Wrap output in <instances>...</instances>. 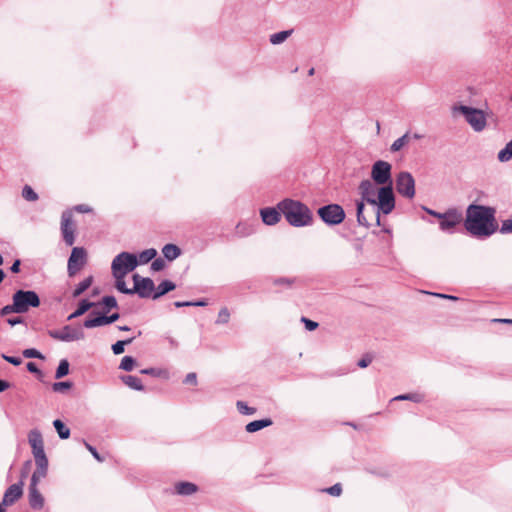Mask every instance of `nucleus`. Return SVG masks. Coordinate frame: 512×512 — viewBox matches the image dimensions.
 Returning a JSON list of instances; mask_svg holds the SVG:
<instances>
[{
    "instance_id": "obj_58",
    "label": "nucleus",
    "mask_w": 512,
    "mask_h": 512,
    "mask_svg": "<svg viewBox=\"0 0 512 512\" xmlns=\"http://www.w3.org/2000/svg\"><path fill=\"white\" fill-rule=\"evenodd\" d=\"M23 322H24V319L22 317H20V316L7 319V323L10 326H15V325H18V324H22Z\"/></svg>"
},
{
    "instance_id": "obj_44",
    "label": "nucleus",
    "mask_w": 512,
    "mask_h": 512,
    "mask_svg": "<svg viewBox=\"0 0 512 512\" xmlns=\"http://www.w3.org/2000/svg\"><path fill=\"white\" fill-rule=\"evenodd\" d=\"M116 279V288L119 292L123 294L132 295V288H127L125 281L123 278H115Z\"/></svg>"
},
{
    "instance_id": "obj_40",
    "label": "nucleus",
    "mask_w": 512,
    "mask_h": 512,
    "mask_svg": "<svg viewBox=\"0 0 512 512\" xmlns=\"http://www.w3.org/2000/svg\"><path fill=\"white\" fill-rule=\"evenodd\" d=\"M140 373L144 374V375L153 376V377H162L163 375L167 374L165 370L153 368V367L144 368V369L140 370Z\"/></svg>"
},
{
    "instance_id": "obj_10",
    "label": "nucleus",
    "mask_w": 512,
    "mask_h": 512,
    "mask_svg": "<svg viewBox=\"0 0 512 512\" xmlns=\"http://www.w3.org/2000/svg\"><path fill=\"white\" fill-rule=\"evenodd\" d=\"M396 191L407 199H413L415 196V180L411 173L407 171L400 172L395 181Z\"/></svg>"
},
{
    "instance_id": "obj_23",
    "label": "nucleus",
    "mask_w": 512,
    "mask_h": 512,
    "mask_svg": "<svg viewBox=\"0 0 512 512\" xmlns=\"http://www.w3.org/2000/svg\"><path fill=\"white\" fill-rule=\"evenodd\" d=\"M94 306H96L95 302H91L88 299L80 300L76 310L67 317V320L70 321L74 318L82 316L83 314H85L88 310H90Z\"/></svg>"
},
{
    "instance_id": "obj_22",
    "label": "nucleus",
    "mask_w": 512,
    "mask_h": 512,
    "mask_svg": "<svg viewBox=\"0 0 512 512\" xmlns=\"http://www.w3.org/2000/svg\"><path fill=\"white\" fill-rule=\"evenodd\" d=\"M176 288V284L170 280H163L157 288L154 290V293L152 295V299L156 300L165 294L173 291Z\"/></svg>"
},
{
    "instance_id": "obj_30",
    "label": "nucleus",
    "mask_w": 512,
    "mask_h": 512,
    "mask_svg": "<svg viewBox=\"0 0 512 512\" xmlns=\"http://www.w3.org/2000/svg\"><path fill=\"white\" fill-rule=\"evenodd\" d=\"M157 256V251L154 248L146 249L137 256L139 265L147 264Z\"/></svg>"
},
{
    "instance_id": "obj_41",
    "label": "nucleus",
    "mask_w": 512,
    "mask_h": 512,
    "mask_svg": "<svg viewBox=\"0 0 512 512\" xmlns=\"http://www.w3.org/2000/svg\"><path fill=\"white\" fill-rule=\"evenodd\" d=\"M229 319H230V312H229L228 308L223 307L222 309H220V311L218 313V317L216 319V324H227L229 322Z\"/></svg>"
},
{
    "instance_id": "obj_36",
    "label": "nucleus",
    "mask_w": 512,
    "mask_h": 512,
    "mask_svg": "<svg viewBox=\"0 0 512 512\" xmlns=\"http://www.w3.org/2000/svg\"><path fill=\"white\" fill-rule=\"evenodd\" d=\"M135 364H136L135 358L127 355L121 359L119 369L129 372V371L133 370Z\"/></svg>"
},
{
    "instance_id": "obj_52",
    "label": "nucleus",
    "mask_w": 512,
    "mask_h": 512,
    "mask_svg": "<svg viewBox=\"0 0 512 512\" xmlns=\"http://www.w3.org/2000/svg\"><path fill=\"white\" fill-rule=\"evenodd\" d=\"M372 362V357L368 354L364 355L357 363L360 368H366Z\"/></svg>"
},
{
    "instance_id": "obj_7",
    "label": "nucleus",
    "mask_w": 512,
    "mask_h": 512,
    "mask_svg": "<svg viewBox=\"0 0 512 512\" xmlns=\"http://www.w3.org/2000/svg\"><path fill=\"white\" fill-rule=\"evenodd\" d=\"M319 218L328 226L341 224L346 217L343 207L339 204L331 203L321 206L317 209Z\"/></svg>"
},
{
    "instance_id": "obj_4",
    "label": "nucleus",
    "mask_w": 512,
    "mask_h": 512,
    "mask_svg": "<svg viewBox=\"0 0 512 512\" xmlns=\"http://www.w3.org/2000/svg\"><path fill=\"white\" fill-rule=\"evenodd\" d=\"M373 206L376 207L374 211L376 224L380 226V214H390L395 208L393 185H386L378 188L376 203L373 204Z\"/></svg>"
},
{
    "instance_id": "obj_47",
    "label": "nucleus",
    "mask_w": 512,
    "mask_h": 512,
    "mask_svg": "<svg viewBox=\"0 0 512 512\" xmlns=\"http://www.w3.org/2000/svg\"><path fill=\"white\" fill-rule=\"evenodd\" d=\"M84 445L85 447L87 448V450L92 454V456L98 461V462H103L104 461V458L98 453L97 449L90 445L89 443H87L86 441H84Z\"/></svg>"
},
{
    "instance_id": "obj_28",
    "label": "nucleus",
    "mask_w": 512,
    "mask_h": 512,
    "mask_svg": "<svg viewBox=\"0 0 512 512\" xmlns=\"http://www.w3.org/2000/svg\"><path fill=\"white\" fill-rule=\"evenodd\" d=\"M93 283V276H89L81 281L73 290L72 297L77 298L82 295Z\"/></svg>"
},
{
    "instance_id": "obj_50",
    "label": "nucleus",
    "mask_w": 512,
    "mask_h": 512,
    "mask_svg": "<svg viewBox=\"0 0 512 512\" xmlns=\"http://www.w3.org/2000/svg\"><path fill=\"white\" fill-rule=\"evenodd\" d=\"M301 321L304 323L305 328L308 331H314L318 327V323L317 322H315L313 320H310V319H308L306 317H302Z\"/></svg>"
},
{
    "instance_id": "obj_53",
    "label": "nucleus",
    "mask_w": 512,
    "mask_h": 512,
    "mask_svg": "<svg viewBox=\"0 0 512 512\" xmlns=\"http://www.w3.org/2000/svg\"><path fill=\"white\" fill-rule=\"evenodd\" d=\"M27 370L30 372V373H33V374H36L38 376H42V371L38 368V366L36 365V363L34 362H28L27 365Z\"/></svg>"
},
{
    "instance_id": "obj_25",
    "label": "nucleus",
    "mask_w": 512,
    "mask_h": 512,
    "mask_svg": "<svg viewBox=\"0 0 512 512\" xmlns=\"http://www.w3.org/2000/svg\"><path fill=\"white\" fill-rule=\"evenodd\" d=\"M198 490V487L196 484L192 482H178L175 484V491L179 495L188 496L192 495Z\"/></svg>"
},
{
    "instance_id": "obj_34",
    "label": "nucleus",
    "mask_w": 512,
    "mask_h": 512,
    "mask_svg": "<svg viewBox=\"0 0 512 512\" xmlns=\"http://www.w3.org/2000/svg\"><path fill=\"white\" fill-rule=\"evenodd\" d=\"M69 366L70 364L67 359L60 360L59 365L56 369L55 378L61 379L65 377L69 373Z\"/></svg>"
},
{
    "instance_id": "obj_12",
    "label": "nucleus",
    "mask_w": 512,
    "mask_h": 512,
    "mask_svg": "<svg viewBox=\"0 0 512 512\" xmlns=\"http://www.w3.org/2000/svg\"><path fill=\"white\" fill-rule=\"evenodd\" d=\"M47 333L52 339L62 342L78 341L85 338V334L81 328H76L71 325H65L60 330H48Z\"/></svg>"
},
{
    "instance_id": "obj_6",
    "label": "nucleus",
    "mask_w": 512,
    "mask_h": 512,
    "mask_svg": "<svg viewBox=\"0 0 512 512\" xmlns=\"http://www.w3.org/2000/svg\"><path fill=\"white\" fill-rule=\"evenodd\" d=\"M12 300L17 307V314L26 313L30 308H37L41 304L39 295L33 290L19 289L13 294Z\"/></svg>"
},
{
    "instance_id": "obj_37",
    "label": "nucleus",
    "mask_w": 512,
    "mask_h": 512,
    "mask_svg": "<svg viewBox=\"0 0 512 512\" xmlns=\"http://www.w3.org/2000/svg\"><path fill=\"white\" fill-rule=\"evenodd\" d=\"M236 407L238 412L242 415H253L257 411L255 407L248 406L244 401H237Z\"/></svg>"
},
{
    "instance_id": "obj_26",
    "label": "nucleus",
    "mask_w": 512,
    "mask_h": 512,
    "mask_svg": "<svg viewBox=\"0 0 512 512\" xmlns=\"http://www.w3.org/2000/svg\"><path fill=\"white\" fill-rule=\"evenodd\" d=\"M121 381L127 385L129 388L136 391H143L144 386L140 378L133 375H122L120 377Z\"/></svg>"
},
{
    "instance_id": "obj_56",
    "label": "nucleus",
    "mask_w": 512,
    "mask_h": 512,
    "mask_svg": "<svg viewBox=\"0 0 512 512\" xmlns=\"http://www.w3.org/2000/svg\"><path fill=\"white\" fill-rule=\"evenodd\" d=\"M423 209H424V211H425L427 214H429V215H431V216H433V217L437 218L439 221H440V220L442 219V217L444 216V212H443V213H441V212H437V211L432 210V209H430V208H428V207H423Z\"/></svg>"
},
{
    "instance_id": "obj_62",
    "label": "nucleus",
    "mask_w": 512,
    "mask_h": 512,
    "mask_svg": "<svg viewBox=\"0 0 512 512\" xmlns=\"http://www.w3.org/2000/svg\"><path fill=\"white\" fill-rule=\"evenodd\" d=\"M274 283L276 285H282V284H287V285H291L293 283V280L292 279H289V278H278L274 281Z\"/></svg>"
},
{
    "instance_id": "obj_60",
    "label": "nucleus",
    "mask_w": 512,
    "mask_h": 512,
    "mask_svg": "<svg viewBox=\"0 0 512 512\" xmlns=\"http://www.w3.org/2000/svg\"><path fill=\"white\" fill-rule=\"evenodd\" d=\"M433 295H435L439 298L447 299V300H453V301L459 300V298L454 295H448V294H442V293H434Z\"/></svg>"
},
{
    "instance_id": "obj_21",
    "label": "nucleus",
    "mask_w": 512,
    "mask_h": 512,
    "mask_svg": "<svg viewBox=\"0 0 512 512\" xmlns=\"http://www.w3.org/2000/svg\"><path fill=\"white\" fill-rule=\"evenodd\" d=\"M281 211L274 207H265L260 209V216L264 224L272 226L277 224L281 219Z\"/></svg>"
},
{
    "instance_id": "obj_39",
    "label": "nucleus",
    "mask_w": 512,
    "mask_h": 512,
    "mask_svg": "<svg viewBox=\"0 0 512 512\" xmlns=\"http://www.w3.org/2000/svg\"><path fill=\"white\" fill-rule=\"evenodd\" d=\"M408 141V133L404 134L403 136H401L400 138L396 139L391 147H390V150L391 152H397L399 151Z\"/></svg>"
},
{
    "instance_id": "obj_51",
    "label": "nucleus",
    "mask_w": 512,
    "mask_h": 512,
    "mask_svg": "<svg viewBox=\"0 0 512 512\" xmlns=\"http://www.w3.org/2000/svg\"><path fill=\"white\" fill-rule=\"evenodd\" d=\"M1 357L7 361L8 363L14 365V366H19L21 363H22V359L20 357H15V356H8L6 354H2Z\"/></svg>"
},
{
    "instance_id": "obj_5",
    "label": "nucleus",
    "mask_w": 512,
    "mask_h": 512,
    "mask_svg": "<svg viewBox=\"0 0 512 512\" xmlns=\"http://www.w3.org/2000/svg\"><path fill=\"white\" fill-rule=\"evenodd\" d=\"M139 265L137 255L130 252L119 253L112 261L111 269L114 278H124Z\"/></svg>"
},
{
    "instance_id": "obj_55",
    "label": "nucleus",
    "mask_w": 512,
    "mask_h": 512,
    "mask_svg": "<svg viewBox=\"0 0 512 512\" xmlns=\"http://www.w3.org/2000/svg\"><path fill=\"white\" fill-rule=\"evenodd\" d=\"M407 400L415 403H420L423 401V396L419 393H407Z\"/></svg>"
},
{
    "instance_id": "obj_54",
    "label": "nucleus",
    "mask_w": 512,
    "mask_h": 512,
    "mask_svg": "<svg viewBox=\"0 0 512 512\" xmlns=\"http://www.w3.org/2000/svg\"><path fill=\"white\" fill-rule=\"evenodd\" d=\"M185 384L196 385L197 384V375L194 372H190L186 375L184 381Z\"/></svg>"
},
{
    "instance_id": "obj_20",
    "label": "nucleus",
    "mask_w": 512,
    "mask_h": 512,
    "mask_svg": "<svg viewBox=\"0 0 512 512\" xmlns=\"http://www.w3.org/2000/svg\"><path fill=\"white\" fill-rule=\"evenodd\" d=\"M28 502L32 509L41 510L44 507V497L37 488V485L29 484Z\"/></svg>"
},
{
    "instance_id": "obj_18",
    "label": "nucleus",
    "mask_w": 512,
    "mask_h": 512,
    "mask_svg": "<svg viewBox=\"0 0 512 512\" xmlns=\"http://www.w3.org/2000/svg\"><path fill=\"white\" fill-rule=\"evenodd\" d=\"M28 442L32 448L34 458L46 456L44 451V442L39 430L33 429L28 434Z\"/></svg>"
},
{
    "instance_id": "obj_42",
    "label": "nucleus",
    "mask_w": 512,
    "mask_h": 512,
    "mask_svg": "<svg viewBox=\"0 0 512 512\" xmlns=\"http://www.w3.org/2000/svg\"><path fill=\"white\" fill-rule=\"evenodd\" d=\"M72 386L73 384L70 381H61L53 383L52 389L54 392H63L70 389Z\"/></svg>"
},
{
    "instance_id": "obj_1",
    "label": "nucleus",
    "mask_w": 512,
    "mask_h": 512,
    "mask_svg": "<svg viewBox=\"0 0 512 512\" xmlns=\"http://www.w3.org/2000/svg\"><path fill=\"white\" fill-rule=\"evenodd\" d=\"M496 209L491 206L470 204L466 209L464 227L476 238H487L498 230Z\"/></svg>"
},
{
    "instance_id": "obj_15",
    "label": "nucleus",
    "mask_w": 512,
    "mask_h": 512,
    "mask_svg": "<svg viewBox=\"0 0 512 512\" xmlns=\"http://www.w3.org/2000/svg\"><path fill=\"white\" fill-rule=\"evenodd\" d=\"M91 315H97L94 318H88L83 322V326L85 328L91 329L95 327H100L104 325H109L116 322L120 318L119 313H112L111 315H106L105 313H99L93 311Z\"/></svg>"
},
{
    "instance_id": "obj_8",
    "label": "nucleus",
    "mask_w": 512,
    "mask_h": 512,
    "mask_svg": "<svg viewBox=\"0 0 512 512\" xmlns=\"http://www.w3.org/2000/svg\"><path fill=\"white\" fill-rule=\"evenodd\" d=\"M454 110L459 111L465 117V120L474 131L481 132L485 129L487 121L482 110L466 105L455 106Z\"/></svg>"
},
{
    "instance_id": "obj_29",
    "label": "nucleus",
    "mask_w": 512,
    "mask_h": 512,
    "mask_svg": "<svg viewBox=\"0 0 512 512\" xmlns=\"http://www.w3.org/2000/svg\"><path fill=\"white\" fill-rule=\"evenodd\" d=\"M53 426L57 431L60 439H68L70 437V429L60 419L54 420Z\"/></svg>"
},
{
    "instance_id": "obj_17",
    "label": "nucleus",
    "mask_w": 512,
    "mask_h": 512,
    "mask_svg": "<svg viewBox=\"0 0 512 512\" xmlns=\"http://www.w3.org/2000/svg\"><path fill=\"white\" fill-rule=\"evenodd\" d=\"M72 215L69 211H64L61 216V231L63 240L67 246H72L75 242L74 230L71 227Z\"/></svg>"
},
{
    "instance_id": "obj_61",
    "label": "nucleus",
    "mask_w": 512,
    "mask_h": 512,
    "mask_svg": "<svg viewBox=\"0 0 512 512\" xmlns=\"http://www.w3.org/2000/svg\"><path fill=\"white\" fill-rule=\"evenodd\" d=\"M20 265H21V261L19 259L15 260L10 267V271L12 273H18L20 271Z\"/></svg>"
},
{
    "instance_id": "obj_11",
    "label": "nucleus",
    "mask_w": 512,
    "mask_h": 512,
    "mask_svg": "<svg viewBox=\"0 0 512 512\" xmlns=\"http://www.w3.org/2000/svg\"><path fill=\"white\" fill-rule=\"evenodd\" d=\"M463 221L462 212L457 208H449L444 212V216L439 221V229L442 232L453 234L455 233L456 227Z\"/></svg>"
},
{
    "instance_id": "obj_9",
    "label": "nucleus",
    "mask_w": 512,
    "mask_h": 512,
    "mask_svg": "<svg viewBox=\"0 0 512 512\" xmlns=\"http://www.w3.org/2000/svg\"><path fill=\"white\" fill-rule=\"evenodd\" d=\"M371 179L377 185H393L392 165L383 160L374 162L371 168Z\"/></svg>"
},
{
    "instance_id": "obj_19",
    "label": "nucleus",
    "mask_w": 512,
    "mask_h": 512,
    "mask_svg": "<svg viewBox=\"0 0 512 512\" xmlns=\"http://www.w3.org/2000/svg\"><path fill=\"white\" fill-rule=\"evenodd\" d=\"M36 463V470L33 472L30 484L38 485L41 478L46 477L48 470V459L46 456L34 458Z\"/></svg>"
},
{
    "instance_id": "obj_45",
    "label": "nucleus",
    "mask_w": 512,
    "mask_h": 512,
    "mask_svg": "<svg viewBox=\"0 0 512 512\" xmlns=\"http://www.w3.org/2000/svg\"><path fill=\"white\" fill-rule=\"evenodd\" d=\"M16 313L17 314V307L15 305L14 300H12V304H8L1 308L0 310V316L4 317L9 314Z\"/></svg>"
},
{
    "instance_id": "obj_27",
    "label": "nucleus",
    "mask_w": 512,
    "mask_h": 512,
    "mask_svg": "<svg viewBox=\"0 0 512 512\" xmlns=\"http://www.w3.org/2000/svg\"><path fill=\"white\" fill-rule=\"evenodd\" d=\"M162 254L168 261H173L181 255V249L175 244H166L162 248Z\"/></svg>"
},
{
    "instance_id": "obj_31",
    "label": "nucleus",
    "mask_w": 512,
    "mask_h": 512,
    "mask_svg": "<svg viewBox=\"0 0 512 512\" xmlns=\"http://www.w3.org/2000/svg\"><path fill=\"white\" fill-rule=\"evenodd\" d=\"M292 30H284L277 33H274L270 36V42L273 45H278L283 43L291 34Z\"/></svg>"
},
{
    "instance_id": "obj_43",
    "label": "nucleus",
    "mask_w": 512,
    "mask_h": 512,
    "mask_svg": "<svg viewBox=\"0 0 512 512\" xmlns=\"http://www.w3.org/2000/svg\"><path fill=\"white\" fill-rule=\"evenodd\" d=\"M23 356L25 358L44 359L43 354L35 348L25 349L23 351Z\"/></svg>"
},
{
    "instance_id": "obj_57",
    "label": "nucleus",
    "mask_w": 512,
    "mask_h": 512,
    "mask_svg": "<svg viewBox=\"0 0 512 512\" xmlns=\"http://www.w3.org/2000/svg\"><path fill=\"white\" fill-rule=\"evenodd\" d=\"M30 465H31V461L30 460L26 461L23 469L21 470L20 480H22L23 482H24V479L28 475V469H29Z\"/></svg>"
},
{
    "instance_id": "obj_2",
    "label": "nucleus",
    "mask_w": 512,
    "mask_h": 512,
    "mask_svg": "<svg viewBox=\"0 0 512 512\" xmlns=\"http://www.w3.org/2000/svg\"><path fill=\"white\" fill-rule=\"evenodd\" d=\"M286 221L294 227L309 226L313 222V215L309 207L297 200L286 198L277 204Z\"/></svg>"
},
{
    "instance_id": "obj_33",
    "label": "nucleus",
    "mask_w": 512,
    "mask_h": 512,
    "mask_svg": "<svg viewBox=\"0 0 512 512\" xmlns=\"http://www.w3.org/2000/svg\"><path fill=\"white\" fill-rule=\"evenodd\" d=\"M497 157L500 162H507L512 158V140L509 141L506 146L499 151Z\"/></svg>"
},
{
    "instance_id": "obj_46",
    "label": "nucleus",
    "mask_w": 512,
    "mask_h": 512,
    "mask_svg": "<svg viewBox=\"0 0 512 512\" xmlns=\"http://www.w3.org/2000/svg\"><path fill=\"white\" fill-rule=\"evenodd\" d=\"M324 491L332 496H340L342 493V486L340 483H336L333 486L326 488Z\"/></svg>"
},
{
    "instance_id": "obj_3",
    "label": "nucleus",
    "mask_w": 512,
    "mask_h": 512,
    "mask_svg": "<svg viewBox=\"0 0 512 512\" xmlns=\"http://www.w3.org/2000/svg\"><path fill=\"white\" fill-rule=\"evenodd\" d=\"M358 189L361 195V200L356 201L357 222L359 225L368 228L371 224L364 215V202H367L371 205L375 204L378 188L375 187V183H373L371 180L365 179L360 182Z\"/></svg>"
},
{
    "instance_id": "obj_35",
    "label": "nucleus",
    "mask_w": 512,
    "mask_h": 512,
    "mask_svg": "<svg viewBox=\"0 0 512 512\" xmlns=\"http://www.w3.org/2000/svg\"><path fill=\"white\" fill-rule=\"evenodd\" d=\"M134 340V337L126 339V340H119L116 343L112 345V351L115 355H120L125 350V345L131 344Z\"/></svg>"
},
{
    "instance_id": "obj_38",
    "label": "nucleus",
    "mask_w": 512,
    "mask_h": 512,
    "mask_svg": "<svg viewBox=\"0 0 512 512\" xmlns=\"http://www.w3.org/2000/svg\"><path fill=\"white\" fill-rule=\"evenodd\" d=\"M22 197L27 201L33 202L38 199V194L29 185H25L22 189Z\"/></svg>"
},
{
    "instance_id": "obj_59",
    "label": "nucleus",
    "mask_w": 512,
    "mask_h": 512,
    "mask_svg": "<svg viewBox=\"0 0 512 512\" xmlns=\"http://www.w3.org/2000/svg\"><path fill=\"white\" fill-rule=\"evenodd\" d=\"M75 210L78 212H81V213H88V212L92 211L91 207H89L88 205H85V204H80V205L75 206Z\"/></svg>"
},
{
    "instance_id": "obj_24",
    "label": "nucleus",
    "mask_w": 512,
    "mask_h": 512,
    "mask_svg": "<svg viewBox=\"0 0 512 512\" xmlns=\"http://www.w3.org/2000/svg\"><path fill=\"white\" fill-rule=\"evenodd\" d=\"M273 424V421L272 419L270 418H264V419H259V420H254L252 422H249L246 426H245V430L248 432V433H255L257 431H260L261 429H264L266 427H269Z\"/></svg>"
},
{
    "instance_id": "obj_14",
    "label": "nucleus",
    "mask_w": 512,
    "mask_h": 512,
    "mask_svg": "<svg viewBox=\"0 0 512 512\" xmlns=\"http://www.w3.org/2000/svg\"><path fill=\"white\" fill-rule=\"evenodd\" d=\"M134 286L132 294H138L140 298H152L155 290V284L149 277H141L139 274L133 275Z\"/></svg>"
},
{
    "instance_id": "obj_32",
    "label": "nucleus",
    "mask_w": 512,
    "mask_h": 512,
    "mask_svg": "<svg viewBox=\"0 0 512 512\" xmlns=\"http://www.w3.org/2000/svg\"><path fill=\"white\" fill-rule=\"evenodd\" d=\"M97 305H103L104 308H105V312H108L110 311V309H113V308H117L118 307V304H117V300L114 296L112 295H107V296H104L100 302L96 303V306Z\"/></svg>"
},
{
    "instance_id": "obj_49",
    "label": "nucleus",
    "mask_w": 512,
    "mask_h": 512,
    "mask_svg": "<svg viewBox=\"0 0 512 512\" xmlns=\"http://www.w3.org/2000/svg\"><path fill=\"white\" fill-rule=\"evenodd\" d=\"M165 267V261L163 258H154L152 264H151V269L153 271H161L163 270Z\"/></svg>"
},
{
    "instance_id": "obj_48",
    "label": "nucleus",
    "mask_w": 512,
    "mask_h": 512,
    "mask_svg": "<svg viewBox=\"0 0 512 512\" xmlns=\"http://www.w3.org/2000/svg\"><path fill=\"white\" fill-rule=\"evenodd\" d=\"M499 232L501 234H509L512 233V220L507 219L502 222L501 227L499 228Z\"/></svg>"
},
{
    "instance_id": "obj_63",
    "label": "nucleus",
    "mask_w": 512,
    "mask_h": 512,
    "mask_svg": "<svg viewBox=\"0 0 512 512\" xmlns=\"http://www.w3.org/2000/svg\"><path fill=\"white\" fill-rule=\"evenodd\" d=\"M174 306L176 308L191 307L192 301H176V302H174Z\"/></svg>"
},
{
    "instance_id": "obj_64",
    "label": "nucleus",
    "mask_w": 512,
    "mask_h": 512,
    "mask_svg": "<svg viewBox=\"0 0 512 512\" xmlns=\"http://www.w3.org/2000/svg\"><path fill=\"white\" fill-rule=\"evenodd\" d=\"M10 387V383L6 380L0 379V393L4 392Z\"/></svg>"
},
{
    "instance_id": "obj_13",
    "label": "nucleus",
    "mask_w": 512,
    "mask_h": 512,
    "mask_svg": "<svg viewBox=\"0 0 512 512\" xmlns=\"http://www.w3.org/2000/svg\"><path fill=\"white\" fill-rule=\"evenodd\" d=\"M87 253L83 247H74L68 259L67 272L70 277L75 276L86 264Z\"/></svg>"
},
{
    "instance_id": "obj_16",
    "label": "nucleus",
    "mask_w": 512,
    "mask_h": 512,
    "mask_svg": "<svg viewBox=\"0 0 512 512\" xmlns=\"http://www.w3.org/2000/svg\"><path fill=\"white\" fill-rule=\"evenodd\" d=\"M23 486L24 482L22 480L10 485L4 492L3 505L12 506L15 504L23 495Z\"/></svg>"
}]
</instances>
